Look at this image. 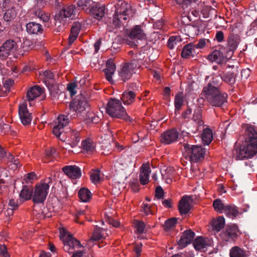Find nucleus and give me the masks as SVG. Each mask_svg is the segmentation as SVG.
<instances>
[{
  "label": "nucleus",
  "mask_w": 257,
  "mask_h": 257,
  "mask_svg": "<svg viewBox=\"0 0 257 257\" xmlns=\"http://www.w3.org/2000/svg\"><path fill=\"white\" fill-rule=\"evenodd\" d=\"M222 79L230 84H233L235 82V78L232 74H227L224 75Z\"/></svg>",
  "instance_id": "55"
},
{
  "label": "nucleus",
  "mask_w": 257,
  "mask_h": 257,
  "mask_svg": "<svg viewBox=\"0 0 257 257\" xmlns=\"http://www.w3.org/2000/svg\"><path fill=\"white\" fill-rule=\"evenodd\" d=\"M224 38L223 33L221 31H217L215 35V39L218 42L220 43L224 40Z\"/></svg>",
  "instance_id": "63"
},
{
  "label": "nucleus",
  "mask_w": 257,
  "mask_h": 257,
  "mask_svg": "<svg viewBox=\"0 0 257 257\" xmlns=\"http://www.w3.org/2000/svg\"><path fill=\"white\" fill-rule=\"evenodd\" d=\"M11 8L6 10L4 15V19L7 22H11L17 16V12L14 6H11Z\"/></svg>",
  "instance_id": "39"
},
{
  "label": "nucleus",
  "mask_w": 257,
  "mask_h": 257,
  "mask_svg": "<svg viewBox=\"0 0 257 257\" xmlns=\"http://www.w3.org/2000/svg\"><path fill=\"white\" fill-rule=\"evenodd\" d=\"M213 206L216 212L219 213H223L226 205H225L221 200L217 199L213 201Z\"/></svg>",
  "instance_id": "46"
},
{
  "label": "nucleus",
  "mask_w": 257,
  "mask_h": 257,
  "mask_svg": "<svg viewBox=\"0 0 257 257\" xmlns=\"http://www.w3.org/2000/svg\"><path fill=\"white\" fill-rule=\"evenodd\" d=\"M37 179V175L34 172H31L27 174L25 180L26 183H32L34 180Z\"/></svg>",
  "instance_id": "53"
},
{
  "label": "nucleus",
  "mask_w": 257,
  "mask_h": 257,
  "mask_svg": "<svg viewBox=\"0 0 257 257\" xmlns=\"http://www.w3.org/2000/svg\"><path fill=\"white\" fill-rule=\"evenodd\" d=\"M38 16L44 22H48L50 19V15L42 11L38 12Z\"/></svg>",
  "instance_id": "57"
},
{
  "label": "nucleus",
  "mask_w": 257,
  "mask_h": 257,
  "mask_svg": "<svg viewBox=\"0 0 257 257\" xmlns=\"http://www.w3.org/2000/svg\"><path fill=\"white\" fill-rule=\"evenodd\" d=\"M177 222V219L174 218L169 219L166 221L164 227L166 230H169L173 228Z\"/></svg>",
  "instance_id": "49"
},
{
  "label": "nucleus",
  "mask_w": 257,
  "mask_h": 257,
  "mask_svg": "<svg viewBox=\"0 0 257 257\" xmlns=\"http://www.w3.org/2000/svg\"><path fill=\"white\" fill-rule=\"evenodd\" d=\"M78 197L83 202H88L92 198V194L87 188H82L78 192Z\"/></svg>",
  "instance_id": "30"
},
{
  "label": "nucleus",
  "mask_w": 257,
  "mask_h": 257,
  "mask_svg": "<svg viewBox=\"0 0 257 257\" xmlns=\"http://www.w3.org/2000/svg\"><path fill=\"white\" fill-rule=\"evenodd\" d=\"M70 108L77 114L83 117L90 110L89 105L86 99L82 97H77L70 104Z\"/></svg>",
  "instance_id": "12"
},
{
  "label": "nucleus",
  "mask_w": 257,
  "mask_h": 257,
  "mask_svg": "<svg viewBox=\"0 0 257 257\" xmlns=\"http://www.w3.org/2000/svg\"><path fill=\"white\" fill-rule=\"evenodd\" d=\"M26 29L27 32L31 34H38L39 33H42L43 32L42 26L39 24L34 22L27 24Z\"/></svg>",
  "instance_id": "32"
},
{
  "label": "nucleus",
  "mask_w": 257,
  "mask_h": 257,
  "mask_svg": "<svg viewBox=\"0 0 257 257\" xmlns=\"http://www.w3.org/2000/svg\"><path fill=\"white\" fill-rule=\"evenodd\" d=\"M83 152L88 154L92 153L95 151V145L90 139H87L82 142Z\"/></svg>",
  "instance_id": "35"
},
{
  "label": "nucleus",
  "mask_w": 257,
  "mask_h": 257,
  "mask_svg": "<svg viewBox=\"0 0 257 257\" xmlns=\"http://www.w3.org/2000/svg\"><path fill=\"white\" fill-rule=\"evenodd\" d=\"M59 231L60 239L64 244V250L70 253H73L72 257H83L82 251H75L76 249L80 247V242L74 238L65 228H60Z\"/></svg>",
  "instance_id": "5"
},
{
  "label": "nucleus",
  "mask_w": 257,
  "mask_h": 257,
  "mask_svg": "<svg viewBox=\"0 0 257 257\" xmlns=\"http://www.w3.org/2000/svg\"><path fill=\"white\" fill-rule=\"evenodd\" d=\"M135 225L138 233L141 234L144 232L146 227L144 222L136 220L135 221Z\"/></svg>",
  "instance_id": "51"
},
{
  "label": "nucleus",
  "mask_w": 257,
  "mask_h": 257,
  "mask_svg": "<svg viewBox=\"0 0 257 257\" xmlns=\"http://www.w3.org/2000/svg\"><path fill=\"white\" fill-rule=\"evenodd\" d=\"M19 115L22 123L27 125L29 124L32 119L31 113L27 108V104L25 101L19 105Z\"/></svg>",
  "instance_id": "13"
},
{
  "label": "nucleus",
  "mask_w": 257,
  "mask_h": 257,
  "mask_svg": "<svg viewBox=\"0 0 257 257\" xmlns=\"http://www.w3.org/2000/svg\"><path fill=\"white\" fill-rule=\"evenodd\" d=\"M51 179L48 178L36 184L33 189V202L34 203H43L48 194Z\"/></svg>",
  "instance_id": "6"
},
{
  "label": "nucleus",
  "mask_w": 257,
  "mask_h": 257,
  "mask_svg": "<svg viewBox=\"0 0 257 257\" xmlns=\"http://www.w3.org/2000/svg\"><path fill=\"white\" fill-rule=\"evenodd\" d=\"M223 213L225 215L231 219H234L239 214L237 207L233 205H226Z\"/></svg>",
  "instance_id": "29"
},
{
  "label": "nucleus",
  "mask_w": 257,
  "mask_h": 257,
  "mask_svg": "<svg viewBox=\"0 0 257 257\" xmlns=\"http://www.w3.org/2000/svg\"><path fill=\"white\" fill-rule=\"evenodd\" d=\"M239 232L238 226L236 224H232L228 226L225 231L221 234V237L224 240L228 241L236 238Z\"/></svg>",
  "instance_id": "16"
},
{
  "label": "nucleus",
  "mask_w": 257,
  "mask_h": 257,
  "mask_svg": "<svg viewBox=\"0 0 257 257\" xmlns=\"http://www.w3.org/2000/svg\"><path fill=\"white\" fill-rule=\"evenodd\" d=\"M151 172L149 164H143L142 166L140 174V181L142 185H146L148 183Z\"/></svg>",
  "instance_id": "20"
},
{
  "label": "nucleus",
  "mask_w": 257,
  "mask_h": 257,
  "mask_svg": "<svg viewBox=\"0 0 257 257\" xmlns=\"http://www.w3.org/2000/svg\"><path fill=\"white\" fill-rule=\"evenodd\" d=\"M29 46L30 42L28 40L25 41L23 44L13 40H7L0 47V59H6L11 54L23 55L29 50Z\"/></svg>",
  "instance_id": "4"
},
{
  "label": "nucleus",
  "mask_w": 257,
  "mask_h": 257,
  "mask_svg": "<svg viewBox=\"0 0 257 257\" xmlns=\"http://www.w3.org/2000/svg\"><path fill=\"white\" fill-rule=\"evenodd\" d=\"M203 131L201 134L202 143L204 145H208L211 142L213 139L212 131L209 128L206 127L204 128V126H203Z\"/></svg>",
  "instance_id": "34"
},
{
  "label": "nucleus",
  "mask_w": 257,
  "mask_h": 257,
  "mask_svg": "<svg viewBox=\"0 0 257 257\" xmlns=\"http://www.w3.org/2000/svg\"><path fill=\"white\" fill-rule=\"evenodd\" d=\"M155 193V196L158 199H161L163 197L164 191L161 187H157L156 189Z\"/></svg>",
  "instance_id": "62"
},
{
  "label": "nucleus",
  "mask_w": 257,
  "mask_h": 257,
  "mask_svg": "<svg viewBox=\"0 0 257 257\" xmlns=\"http://www.w3.org/2000/svg\"><path fill=\"white\" fill-rule=\"evenodd\" d=\"M221 78L218 77H213L212 79V81L208 83V84H211L213 86H215L219 88V86L220 84Z\"/></svg>",
  "instance_id": "59"
},
{
  "label": "nucleus",
  "mask_w": 257,
  "mask_h": 257,
  "mask_svg": "<svg viewBox=\"0 0 257 257\" xmlns=\"http://www.w3.org/2000/svg\"><path fill=\"white\" fill-rule=\"evenodd\" d=\"M11 0H0V9L4 10L11 6Z\"/></svg>",
  "instance_id": "58"
},
{
  "label": "nucleus",
  "mask_w": 257,
  "mask_h": 257,
  "mask_svg": "<svg viewBox=\"0 0 257 257\" xmlns=\"http://www.w3.org/2000/svg\"><path fill=\"white\" fill-rule=\"evenodd\" d=\"M76 84L75 83H70L67 85V90L70 92L71 96L74 95L76 94Z\"/></svg>",
  "instance_id": "52"
},
{
  "label": "nucleus",
  "mask_w": 257,
  "mask_h": 257,
  "mask_svg": "<svg viewBox=\"0 0 257 257\" xmlns=\"http://www.w3.org/2000/svg\"><path fill=\"white\" fill-rule=\"evenodd\" d=\"M184 156L191 163H196L204 159L205 151L201 146L184 144Z\"/></svg>",
  "instance_id": "8"
},
{
  "label": "nucleus",
  "mask_w": 257,
  "mask_h": 257,
  "mask_svg": "<svg viewBox=\"0 0 257 257\" xmlns=\"http://www.w3.org/2000/svg\"><path fill=\"white\" fill-rule=\"evenodd\" d=\"M90 177L92 183L94 184L98 183L101 179L100 171L98 170L92 171Z\"/></svg>",
  "instance_id": "47"
},
{
  "label": "nucleus",
  "mask_w": 257,
  "mask_h": 257,
  "mask_svg": "<svg viewBox=\"0 0 257 257\" xmlns=\"http://www.w3.org/2000/svg\"><path fill=\"white\" fill-rule=\"evenodd\" d=\"M56 150L55 148H51L46 151L45 157L44 159V162H48L52 160L53 157L55 155Z\"/></svg>",
  "instance_id": "48"
},
{
  "label": "nucleus",
  "mask_w": 257,
  "mask_h": 257,
  "mask_svg": "<svg viewBox=\"0 0 257 257\" xmlns=\"http://www.w3.org/2000/svg\"><path fill=\"white\" fill-rule=\"evenodd\" d=\"M75 14V8L74 6L71 5L64 8L55 15L54 18L55 26L62 30L64 26L69 23L71 16Z\"/></svg>",
  "instance_id": "10"
},
{
  "label": "nucleus",
  "mask_w": 257,
  "mask_h": 257,
  "mask_svg": "<svg viewBox=\"0 0 257 257\" xmlns=\"http://www.w3.org/2000/svg\"><path fill=\"white\" fill-rule=\"evenodd\" d=\"M230 257H248V252L235 246L232 247L230 250Z\"/></svg>",
  "instance_id": "33"
},
{
  "label": "nucleus",
  "mask_w": 257,
  "mask_h": 257,
  "mask_svg": "<svg viewBox=\"0 0 257 257\" xmlns=\"http://www.w3.org/2000/svg\"><path fill=\"white\" fill-rule=\"evenodd\" d=\"M115 70V65L112 60L109 59L107 61L106 68L104 69L105 78L110 83H113L112 75Z\"/></svg>",
  "instance_id": "21"
},
{
  "label": "nucleus",
  "mask_w": 257,
  "mask_h": 257,
  "mask_svg": "<svg viewBox=\"0 0 257 257\" xmlns=\"http://www.w3.org/2000/svg\"><path fill=\"white\" fill-rule=\"evenodd\" d=\"M161 173L163 179L165 180L167 183L170 184L172 182L173 176L174 169L171 167H163L161 169Z\"/></svg>",
  "instance_id": "27"
},
{
  "label": "nucleus",
  "mask_w": 257,
  "mask_h": 257,
  "mask_svg": "<svg viewBox=\"0 0 257 257\" xmlns=\"http://www.w3.org/2000/svg\"><path fill=\"white\" fill-rule=\"evenodd\" d=\"M139 60L133 59L130 62L121 65L118 70V75L121 80L125 82L129 80L135 73V70L140 67Z\"/></svg>",
  "instance_id": "9"
},
{
  "label": "nucleus",
  "mask_w": 257,
  "mask_h": 257,
  "mask_svg": "<svg viewBox=\"0 0 257 257\" xmlns=\"http://www.w3.org/2000/svg\"><path fill=\"white\" fill-rule=\"evenodd\" d=\"M64 173L71 179H77L80 177L81 170L76 166H67L63 168Z\"/></svg>",
  "instance_id": "19"
},
{
  "label": "nucleus",
  "mask_w": 257,
  "mask_h": 257,
  "mask_svg": "<svg viewBox=\"0 0 257 257\" xmlns=\"http://www.w3.org/2000/svg\"><path fill=\"white\" fill-rule=\"evenodd\" d=\"M90 2V0H78L77 5L81 9H84L85 7H89Z\"/></svg>",
  "instance_id": "56"
},
{
  "label": "nucleus",
  "mask_w": 257,
  "mask_h": 257,
  "mask_svg": "<svg viewBox=\"0 0 257 257\" xmlns=\"http://www.w3.org/2000/svg\"><path fill=\"white\" fill-rule=\"evenodd\" d=\"M63 128L54 124L53 128V133L57 138H59L62 141H63V138H61V136L63 135Z\"/></svg>",
  "instance_id": "50"
},
{
  "label": "nucleus",
  "mask_w": 257,
  "mask_h": 257,
  "mask_svg": "<svg viewBox=\"0 0 257 257\" xmlns=\"http://www.w3.org/2000/svg\"><path fill=\"white\" fill-rule=\"evenodd\" d=\"M127 35L130 40H126V43L132 47L138 46V40H145L146 38L144 30L139 25L136 26L131 29L127 32Z\"/></svg>",
  "instance_id": "11"
},
{
  "label": "nucleus",
  "mask_w": 257,
  "mask_h": 257,
  "mask_svg": "<svg viewBox=\"0 0 257 257\" xmlns=\"http://www.w3.org/2000/svg\"><path fill=\"white\" fill-rule=\"evenodd\" d=\"M194 236V232L191 230L185 231L178 241V245L181 248L185 247L191 242Z\"/></svg>",
  "instance_id": "18"
},
{
  "label": "nucleus",
  "mask_w": 257,
  "mask_h": 257,
  "mask_svg": "<svg viewBox=\"0 0 257 257\" xmlns=\"http://www.w3.org/2000/svg\"><path fill=\"white\" fill-rule=\"evenodd\" d=\"M81 29V24L78 22L74 23L73 24L71 33L69 37V44H72L77 39Z\"/></svg>",
  "instance_id": "28"
},
{
  "label": "nucleus",
  "mask_w": 257,
  "mask_h": 257,
  "mask_svg": "<svg viewBox=\"0 0 257 257\" xmlns=\"http://www.w3.org/2000/svg\"><path fill=\"white\" fill-rule=\"evenodd\" d=\"M184 101V95L183 92H179L175 96L174 104L175 107V113L179 111L182 106Z\"/></svg>",
  "instance_id": "38"
},
{
  "label": "nucleus",
  "mask_w": 257,
  "mask_h": 257,
  "mask_svg": "<svg viewBox=\"0 0 257 257\" xmlns=\"http://www.w3.org/2000/svg\"><path fill=\"white\" fill-rule=\"evenodd\" d=\"M178 138V132L175 129H171L162 134L161 141L162 143L169 145L177 141Z\"/></svg>",
  "instance_id": "15"
},
{
  "label": "nucleus",
  "mask_w": 257,
  "mask_h": 257,
  "mask_svg": "<svg viewBox=\"0 0 257 257\" xmlns=\"http://www.w3.org/2000/svg\"><path fill=\"white\" fill-rule=\"evenodd\" d=\"M193 119L201 127L203 125V121L202 120V110L200 108H197L196 109L193 113Z\"/></svg>",
  "instance_id": "45"
},
{
  "label": "nucleus",
  "mask_w": 257,
  "mask_h": 257,
  "mask_svg": "<svg viewBox=\"0 0 257 257\" xmlns=\"http://www.w3.org/2000/svg\"><path fill=\"white\" fill-rule=\"evenodd\" d=\"M176 39H179L178 37H170L169 39L168 42V46L169 48L170 49H173L175 45H177L176 43L175 42V40Z\"/></svg>",
  "instance_id": "61"
},
{
  "label": "nucleus",
  "mask_w": 257,
  "mask_h": 257,
  "mask_svg": "<svg viewBox=\"0 0 257 257\" xmlns=\"http://www.w3.org/2000/svg\"><path fill=\"white\" fill-rule=\"evenodd\" d=\"M142 212L146 215L153 214L154 212L152 210L151 207L148 204H143L142 207Z\"/></svg>",
  "instance_id": "54"
},
{
  "label": "nucleus",
  "mask_w": 257,
  "mask_h": 257,
  "mask_svg": "<svg viewBox=\"0 0 257 257\" xmlns=\"http://www.w3.org/2000/svg\"><path fill=\"white\" fill-rule=\"evenodd\" d=\"M84 10L86 12L90 13L95 19L98 20L101 19L104 16L105 7L104 6L98 7L96 5L92 7L90 10Z\"/></svg>",
  "instance_id": "24"
},
{
  "label": "nucleus",
  "mask_w": 257,
  "mask_h": 257,
  "mask_svg": "<svg viewBox=\"0 0 257 257\" xmlns=\"http://www.w3.org/2000/svg\"><path fill=\"white\" fill-rule=\"evenodd\" d=\"M115 8L112 22L110 23L107 28L109 32H116L118 28H125L134 14L131 5L124 0H118Z\"/></svg>",
  "instance_id": "1"
},
{
  "label": "nucleus",
  "mask_w": 257,
  "mask_h": 257,
  "mask_svg": "<svg viewBox=\"0 0 257 257\" xmlns=\"http://www.w3.org/2000/svg\"><path fill=\"white\" fill-rule=\"evenodd\" d=\"M201 98L205 99L211 105L221 107L227 102L228 95L222 93L215 86L207 84L203 88L200 94Z\"/></svg>",
  "instance_id": "2"
},
{
  "label": "nucleus",
  "mask_w": 257,
  "mask_h": 257,
  "mask_svg": "<svg viewBox=\"0 0 257 257\" xmlns=\"http://www.w3.org/2000/svg\"><path fill=\"white\" fill-rule=\"evenodd\" d=\"M20 198L23 201L33 199V189L31 187L24 185L20 193Z\"/></svg>",
  "instance_id": "31"
},
{
  "label": "nucleus",
  "mask_w": 257,
  "mask_h": 257,
  "mask_svg": "<svg viewBox=\"0 0 257 257\" xmlns=\"http://www.w3.org/2000/svg\"><path fill=\"white\" fill-rule=\"evenodd\" d=\"M178 208L182 215L187 214L191 209V202L189 198L186 196L182 197L179 202Z\"/></svg>",
  "instance_id": "23"
},
{
  "label": "nucleus",
  "mask_w": 257,
  "mask_h": 257,
  "mask_svg": "<svg viewBox=\"0 0 257 257\" xmlns=\"http://www.w3.org/2000/svg\"><path fill=\"white\" fill-rule=\"evenodd\" d=\"M246 133L248 141L243 143L240 148L239 157L240 159L250 158L257 152V129L248 125Z\"/></svg>",
  "instance_id": "3"
},
{
  "label": "nucleus",
  "mask_w": 257,
  "mask_h": 257,
  "mask_svg": "<svg viewBox=\"0 0 257 257\" xmlns=\"http://www.w3.org/2000/svg\"><path fill=\"white\" fill-rule=\"evenodd\" d=\"M14 81L12 79H8L4 81V86L6 91L9 90L10 87L13 85Z\"/></svg>",
  "instance_id": "60"
},
{
  "label": "nucleus",
  "mask_w": 257,
  "mask_h": 257,
  "mask_svg": "<svg viewBox=\"0 0 257 257\" xmlns=\"http://www.w3.org/2000/svg\"><path fill=\"white\" fill-rule=\"evenodd\" d=\"M19 204H18V201H16L13 199H11L9 200V206L12 209H16Z\"/></svg>",
  "instance_id": "64"
},
{
  "label": "nucleus",
  "mask_w": 257,
  "mask_h": 257,
  "mask_svg": "<svg viewBox=\"0 0 257 257\" xmlns=\"http://www.w3.org/2000/svg\"><path fill=\"white\" fill-rule=\"evenodd\" d=\"M8 164L10 169L12 170H16L18 168L19 164L18 159H16L13 155L10 153H8V156H7V160L5 161Z\"/></svg>",
  "instance_id": "41"
},
{
  "label": "nucleus",
  "mask_w": 257,
  "mask_h": 257,
  "mask_svg": "<svg viewBox=\"0 0 257 257\" xmlns=\"http://www.w3.org/2000/svg\"><path fill=\"white\" fill-rule=\"evenodd\" d=\"M106 111L112 117L123 119L125 120H130L125 109L122 106L121 101L117 99H110L107 105Z\"/></svg>",
  "instance_id": "7"
},
{
  "label": "nucleus",
  "mask_w": 257,
  "mask_h": 257,
  "mask_svg": "<svg viewBox=\"0 0 257 257\" xmlns=\"http://www.w3.org/2000/svg\"><path fill=\"white\" fill-rule=\"evenodd\" d=\"M196 53L194 44L190 43L185 45L182 51L181 56L184 58H188L193 56Z\"/></svg>",
  "instance_id": "36"
},
{
  "label": "nucleus",
  "mask_w": 257,
  "mask_h": 257,
  "mask_svg": "<svg viewBox=\"0 0 257 257\" xmlns=\"http://www.w3.org/2000/svg\"><path fill=\"white\" fill-rule=\"evenodd\" d=\"M108 235L106 230L100 227H96L94 229L92 235L89 241L99 240L105 238Z\"/></svg>",
  "instance_id": "26"
},
{
  "label": "nucleus",
  "mask_w": 257,
  "mask_h": 257,
  "mask_svg": "<svg viewBox=\"0 0 257 257\" xmlns=\"http://www.w3.org/2000/svg\"><path fill=\"white\" fill-rule=\"evenodd\" d=\"M211 244V242L210 240L201 236L197 237L193 242L194 248L198 250H201L207 246L210 245Z\"/></svg>",
  "instance_id": "25"
},
{
  "label": "nucleus",
  "mask_w": 257,
  "mask_h": 257,
  "mask_svg": "<svg viewBox=\"0 0 257 257\" xmlns=\"http://www.w3.org/2000/svg\"><path fill=\"white\" fill-rule=\"evenodd\" d=\"M228 57V54L225 56L220 50H215L208 56V59L210 61L220 64L222 63L225 58Z\"/></svg>",
  "instance_id": "22"
},
{
  "label": "nucleus",
  "mask_w": 257,
  "mask_h": 257,
  "mask_svg": "<svg viewBox=\"0 0 257 257\" xmlns=\"http://www.w3.org/2000/svg\"><path fill=\"white\" fill-rule=\"evenodd\" d=\"M69 122V118L67 115H60L55 122V124L64 129Z\"/></svg>",
  "instance_id": "44"
},
{
  "label": "nucleus",
  "mask_w": 257,
  "mask_h": 257,
  "mask_svg": "<svg viewBox=\"0 0 257 257\" xmlns=\"http://www.w3.org/2000/svg\"><path fill=\"white\" fill-rule=\"evenodd\" d=\"M87 123H97L99 121V118L95 113L90 111V110L83 116Z\"/></svg>",
  "instance_id": "43"
},
{
  "label": "nucleus",
  "mask_w": 257,
  "mask_h": 257,
  "mask_svg": "<svg viewBox=\"0 0 257 257\" xmlns=\"http://www.w3.org/2000/svg\"><path fill=\"white\" fill-rule=\"evenodd\" d=\"M135 97L136 94L134 92L125 91L123 93L121 99L124 104L130 105L134 102Z\"/></svg>",
  "instance_id": "37"
},
{
  "label": "nucleus",
  "mask_w": 257,
  "mask_h": 257,
  "mask_svg": "<svg viewBox=\"0 0 257 257\" xmlns=\"http://www.w3.org/2000/svg\"><path fill=\"white\" fill-rule=\"evenodd\" d=\"M212 228L217 231H220L225 225V219L223 216H219L212 221Z\"/></svg>",
  "instance_id": "40"
},
{
  "label": "nucleus",
  "mask_w": 257,
  "mask_h": 257,
  "mask_svg": "<svg viewBox=\"0 0 257 257\" xmlns=\"http://www.w3.org/2000/svg\"><path fill=\"white\" fill-rule=\"evenodd\" d=\"M239 43V38L237 35L234 34L229 35L227 41L228 58H230L232 56L233 52L236 49Z\"/></svg>",
  "instance_id": "17"
},
{
  "label": "nucleus",
  "mask_w": 257,
  "mask_h": 257,
  "mask_svg": "<svg viewBox=\"0 0 257 257\" xmlns=\"http://www.w3.org/2000/svg\"><path fill=\"white\" fill-rule=\"evenodd\" d=\"M44 93V90L39 86L35 85L30 88L27 92V100L29 102V105L32 106L34 104V100L42 95Z\"/></svg>",
  "instance_id": "14"
},
{
  "label": "nucleus",
  "mask_w": 257,
  "mask_h": 257,
  "mask_svg": "<svg viewBox=\"0 0 257 257\" xmlns=\"http://www.w3.org/2000/svg\"><path fill=\"white\" fill-rule=\"evenodd\" d=\"M70 139L68 140L69 144L73 148L76 147L80 141V135L77 132H72L70 134Z\"/></svg>",
  "instance_id": "42"
}]
</instances>
